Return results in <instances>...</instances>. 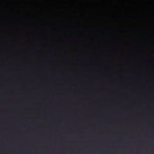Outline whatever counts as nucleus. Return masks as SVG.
I'll list each match as a JSON object with an SVG mask.
<instances>
[{
  "instance_id": "obj_1",
  "label": "nucleus",
  "mask_w": 154,
  "mask_h": 154,
  "mask_svg": "<svg viewBox=\"0 0 154 154\" xmlns=\"http://www.w3.org/2000/svg\"><path fill=\"white\" fill-rule=\"evenodd\" d=\"M12 58V57L11 56H10L8 57V59L9 60H11Z\"/></svg>"
},
{
  "instance_id": "obj_2",
  "label": "nucleus",
  "mask_w": 154,
  "mask_h": 154,
  "mask_svg": "<svg viewBox=\"0 0 154 154\" xmlns=\"http://www.w3.org/2000/svg\"><path fill=\"white\" fill-rule=\"evenodd\" d=\"M0 141H1V140H0Z\"/></svg>"
},
{
  "instance_id": "obj_3",
  "label": "nucleus",
  "mask_w": 154,
  "mask_h": 154,
  "mask_svg": "<svg viewBox=\"0 0 154 154\" xmlns=\"http://www.w3.org/2000/svg\"><path fill=\"white\" fill-rule=\"evenodd\" d=\"M0 112H1V110Z\"/></svg>"
},
{
  "instance_id": "obj_4",
  "label": "nucleus",
  "mask_w": 154,
  "mask_h": 154,
  "mask_svg": "<svg viewBox=\"0 0 154 154\" xmlns=\"http://www.w3.org/2000/svg\"><path fill=\"white\" fill-rule=\"evenodd\" d=\"M0 152H1V151Z\"/></svg>"
}]
</instances>
